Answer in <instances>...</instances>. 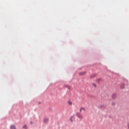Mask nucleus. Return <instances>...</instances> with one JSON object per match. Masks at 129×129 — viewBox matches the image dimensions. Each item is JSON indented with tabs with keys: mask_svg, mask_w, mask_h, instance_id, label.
Returning a JSON list of instances; mask_svg holds the SVG:
<instances>
[{
	"mask_svg": "<svg viewBox=\"0 0 129 129\" xmlns=\"http://www.w3.org/2000/svg\"><path fill=\"white\" fill-rule=\"evenodd\" d=\"M10 128L11 129H16V127L15 125H11Z\"/></svg>",
	"mask_w": 129,
	"mask_h": 129,
	"instance_id": "obj_1",
	"label": "nucleus"
},
{
	"mask_svg": "<svg viewBox=\"0 0 129 129\" xmlns=\"http://www.w3.org/2000/svg\"><path fill=\"white\" fill-rule=\"evenodd\" d=\"M74 119H75L74 116H72V117H71V121H73V120H74Z\"/></svg>",
	"mask_w": 129,
	"mask_h": 129,
	"instance_id": "obj_2",
	"label": "nucleus"
},
{
	"mask_svg": "<svg viewBox=\"0 0 129 129\" xmlns=\"http://www.w3.org/2000/svg\"><path fill=\"white\" fill-rule=\"evenodd\" d=\"M23 128L27 129V125H23Z\"/></svg>",
	"mask_w": 129,
	"mask_h": 129,
	"instance_id": "obj_3",
	"label": "nucleus"
},
{
	"mask_svg": "<svg viewBox=\"0 0 129 129\" xmlns=\"http://www.w3.org/2000/svg\"><path fill=\"white\" fill-rule=\"evenodd\" d=\"M83 110L84 111H85V108H81V109H80V112H81Z\"/></svg>",
	"mask_w": 129,
	"mask_h": 129,
	"instance_id": "obj_4",
	"label": "nucleus"
},
{
	"mask_svg": "<svg viewBox=\"0 0 129 129\" xmlns=\"http://www.w3.org/2000/svg\"><path fill=\"white\" fill-rule=\"evenodd\" d=\"M124 84H122L121 85V88H124Z\"/></svg>",
	"mask_w": 129,
	"mask_h": 129,
	"instance_id": "obj_5",
	"label": "nucleus"
},
{
	"mask_svg": "<svg viewBox=\"0 0 129 129\" xmlns=\"http://www.w3.org/2000/svg\"><path fill=\"white\" fill-rule=\"evenodd\" d=\"M68 103L70 105H72V102L71 101H69Z\"/></svg>",
	"mask_w": 129,
	"mask_h": 129,
	"instance_id": "obj_6",
	"label": "nucleus"
},
{
	"mask_svg": "<svg viewBox=\"0 0 129 129\" xmlns=\"http://www.w3.org/2000/svg\"><path fill=\"white\" fill-rule=\"evenodd\" d=\"M48 118H45V119H44L45 122H47V121H48Z\"/></svg>",
	"mask_w": 129,
	"mask_h": 129,
	"instance_id": "obj_7",
	"label": "nucleus"
},
{
	"mask_svg": "<svg viewBox=\"0 0 129 129\" xmlns=\"http://www.w3.org/2000/svg\"><path fill=\"white\" fill-rule=\"evenodd\" d=\"M128 128H129V124L127 125Z\"/></svg>",
	"mask_w": 129,
	"mask_h": 129,
	"instance_id": "obj_8",
	"label": "nucleus"
},
{
	"mask_svg": "<svg viewBox=\"0 0 129 129\" xmlns=\"http://www.w3.org/2000/svg\"><path fill=\"white\" fill-rule=\"evenodd\" d=\"M84 74V73H83L81 74V75H83Z\"/></svg>",
	"mask_w": 129,
	"mask_h": 129,
	"instance_id": "obj_9",
	"label": "nucleus"
}]
</instances>
